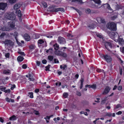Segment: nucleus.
I'll use <instances>...</instances> for the list:
<instances>
[{
	"instance_id": "nucleus-42",
	"label": "nucleus",
	"mask_w": 124,
	"mask_h": 124,
	"mask_svg": "<svg viewBox=\"0 0 124 124\" xmlns=\"http://www.w3.org/2000/svg\"><path fill=\"white\" fill-rule=\"evenodd\" d=\"M48 66H46L45 67V68H46L45 70L46 71L48 70V71L50 70L49 69L50 68L49 67V66H50V65L48 64Z\"/></svg>"
},
{
	"instance_id": "nucleus-8",
	"label": "nucleus",
	"mask_w": 124,
	"mask_h": 124,
	"mask_svg": "<svg viewBox=\"0 0 124 124\" xmlns=\"http://www.w3.org/2000/svg\"><path fill=\"white\" fill-rule=\"evenodd\" d=\"M5 44L9 45L10 46H13L14 45L13 42L11 40L8 39L5 40L4 42Z\"/></svg>"
},
{
	"instance_id": "nucleus-60",
	"label": "nucleus",
	"mask_w": 124,
	"mask_h": 124,
	"mask_svg": "<svg viewBox=\"0 0 124 124\" xmlns=\"http://www.w3.org/2000/svg\"><path fill=\"white\" fill-rule=\"evenodd\" d=\"M117 16H113V17H112V19H113V20H114L115 19L117 18Z\"/></svg>"
},
{
	"instance_id": "nucleus-15",
	"label": "nucleus",
	"mask_w": 124,
	"mask_h": 124,
	"mask_svg": "<svg viewBox=\"0 0 124 124\" xmlns=\"http://www.w3.org/2000/svg\"><path fill=\"white\" fill-rule=\"evenodd\" d=\"M21 6L20 3H17L14 6V8L15 10H17Z\"/></svg>"
},
{
	"instance_id": "nucleus-51",
	"label": "nucleus",
	"mask_w": 124,
	"mask_h": 124,
	"mask_svg": "<svg viewBox=\"0 0 124 124\" xmlns=\"http://www.w3.org/2000/svg\"><path fill=\"white\" fill-rule=\"evenodd\" d=\"M27 66L25 64H23L22 65V67L23 69H26L27 68Z\"/></svg>"
},
{
	"instance_id": "nucleus-3",
	"label": "nucleus",
	"mask_w": 124,
	"mask_h": 124,
	"mask_svg": "<svg viewBox=\"0 0 124 124\" xmlns=\"http://www.w3.org/2000/svg\"><path fill=\"white\" fill-rule=\"evenodd\" d=\"M50 11L51 12H57L59 11H61L62 12H64L65 10L63 8H55L53 6L49 8Z\"/></svg>"
},
{
	"instance_id": "nucleus-19",
	"label": "nucleus",
	"mask_w": 124,
	"mask_h": 124,
	"mask_svg": "<svg viewBox=\"0 0 124 124\" xmlns=\"http://www.w3.org/2000/svg\"><path fill=\"white\" fill-rule=\"evenodd\" d=\"M16 116L15 115L12 116L9 118V119L10 120L15 121L16 120Z\"/></svg>"
},
{
	"instance_id": "nucleus-59",
	"label": "nucleus",
	"mask_w": 124,
	"mask_h": 124,
	"mask_svg": "<svg viewBox=\"0 0 124 124\" xmlns=\"http://www.w3.org/2000/svg\"><path fill=\"white\" fill-rule=\"evenodd\" d=\"M77 95L79 96H80L81 95V93L79 91H78L77 92Z\"/></svg>"
},
{
	"instance_id": "nucleus-20",
	"label": "nucleus",
	"mask_w": 124,
	"mask_h": 124,
	"mask_svg": "<svg viewBox=\"0 0 124 124\" xmlns=\"http://www.w3.org/2000/svg\"><path fill=\"white\" fill-rule=\"evenodd\" d=\"M106 116L109 117H110L111 116H112L113 117H115V113L112 114L110 112H108L106 113Z\"/></svg>"
},
{
	"instance_id": "nucleus-27",
	"label": "nucleus",
	"mask_w": 124,
	"mask_h": 124,
	"mask_svg": "<svg viewBox=\"0 0 124 124\" xmlns=\"http://www.w3.org/2000/svg\"><path fill=\"white\" fill-rule=\"evenodd\" d=\"M48 59L50 61H52L54 57L53 56L49 55L48 56Z\"/></svg>"
},
{
	"instance_id": "nucleus-12",
	"label": "nucleus",
	"mask_w": 124,
	"mask_h": 124,
	"mask_svg": "<svg viewBox=\"0 0 124 124\" xmlns=\"http://www.w3.org/2000/svg\"><path fill=\"white\" fill-rule=\"evenodd\" d=\"M0 30L3 31H8L9 30V29L7 27L3 26L0 27Z\"/></svg>"
},
{
	"instance_id": "nucleus-21",
	"label": "nucleus",
	"mask_w": 124,
	"mask_h": 124,
	"mask_svg": "<svg viewBox=\"0 0 124 124\" xmlns=\"http://www.w3.org/2000/svg\"><path fill=\"white\" fill-rule=\"evenodd\" d=\"M80 81L81 82L80 85V89L82 88L83 87V83L84 81V78H81V79L80 80Z\"/></svg>"
},
{
	"instance_id": "nucleus-45",
	"label": "nucleus",
	"mask_w": 124,
	"mask_h": 124,
	"mask_svg": "<svg viewBox=\"0 0 124 124\" xmlns=\"http://www.w3.org/2000/svg\"><path fill=\"white\" fill-rule=\"evenodd\" d=\"M10 54L9 53H6L5 54V57L7 58H9V57Z\"/></svg>"
},
{
	"instance_id": "nucleus-34",
	"label": "nucleus",
	"mask_w": 124,
	"mask_h": 124,
	"mask_svg": "<svg viewBox=\"0 0 124 124\" xmlns=\"http://www.w3.org/2000/svg\"><path fill=\"white\" fill-rule=\"evenodd\" d=\"M8 1L10 3L12 4L15 3L16 0H8Z\"/></svg>"
},
{
	"instance_id": "nucleus-14",
	"label": "nucleus",
	"mask_w": 124,
	"mask_h": 124,
	"mask_svg": "<svg viewBox=\"0 0 124 124\" xmlns=\"http://www.w3.org/2000/svg\"><path fill=\"white\" fill-rule=\"evenodd\" d=\"M17 15L18 17H19V20L20 21H21L22 20L21 19V16H22V14L21 13V11L20 10H19L17 11Z\"/></svg>"
},
{
	"instance_id": "nucleus-10",
	"label": "nucleus",
	"mask_w": 124,
	"mask_h": 124,
	"mask_svg": "<svg viewBox=\"0 0 124 124\" xmlns=\"http://www.w3.org/2000/svg\"><path fill=\"white\" fill-rule=\"evenodd\" d=\"M111 88L108 86H107L106 88L104 89L103 93V94H107L108 93L110 90Z\"/></svg>"
},
{
	"instance_id": "nucleus-61",
	"label": "nucleus",
	"mask_w": 124,
	"mask_h": 124,
	"mask_svg": "<svg viewBox=\"0 0 124 124\" xmlns=\"http://www.w3.org/2000/svg\"><path fill=\"white\" fill-rule=\"evenodd\" d=\"M35 36H36V37L35 38V39H36L38 38L39 37V35L38 34H35Z\"/></svg>"
},
{
	"instance_id": "nucleus-37",
	"label": "nucleus",
	"mask_w": 124,
	"mask_h": 124,
	"mask_svg": "<svg viewBox=\"0 0 124 124\" xmlns=\"http://www.w3.org/2000/svg\"><path fill=\"white\" fill-rule=\"evenodd\" d=\"M29 47L31 49H34L35 48V46L32 45L29 46Z\"/></svg>"
},
{
	"instance_id": "nucleus-64",
	"label": "nucleus",
	"mask_w": 124,
	"mask_h": 124,
	"mask_svg": "<svg viewBox=\"0 0 124 124\" xmlns=\"http://www.w3.org/2000/svg\"><path fill=\"white\" fill-rule=\"evenodd\" d=\"M5 35H6V34L5 33H2L1 34V35H0V36L2 37H3Z\"/></svg>"
},
{
	"instance_id": "nucleus-4",
	"label": "nucleus",
	"mask_w": 124,
	"mask_h": 124,
	"mask_svg": "<svg viewBox=\"0 0 124 124\" xmlns=\"http://www.w3.org/2000/svg\"><path fill=\"white\" fill-rule=\"evenodd\" d=\"M113 41H105V46L106 48L109 51H110L109 48H112L113 45Z\"/></svg>"
},
{
	"instance_id": "nucleus-29",
	"label": "nucleus",
	"mask_w": 124,
	"mask_h": 124,
	"mask_svg": "<svg viewBox=\"0 0 124 124\" xmlns=\"http://www.w3.org/2000/svg\"><path fill=\"white\" fill-rule=\"evenodd\" d=\"M106 5L107 6V8L110 11H111L112 12L113 11V10L110 7V5L108 3H107Z\"/></svg>"
},
{
	"instance_id": "nucleus-58",
	"label": "nucleus",
	"mask_w": 124,
	"mask_h": 124,
	"mask_svg": "<svg viewBox=\"0 0 124 124\" xmlns=\"http://www.w3.org/2000/svg\"><path fill=\"white\" fill-rule=\"evenodd\" d=\"M121 107V105L120 104H117L116 106V109H117V108H119L120 107Z\"/></svg>"
},
{
	"instance_id": "nucleus-56",
	"label": "nucleus",
	"mask_w": 124,
	"mask_h": 124,
	"mask_svg": "<svg viewBox=\"0 0 124 124\" xmlns=\"http://www.w3.org/2000/svg\"><path fill=\"white\" fill-rule=\"evenodd\" d=\"M18 53L21 55H23L24 56L25 55V54L23 52H18Z\"/></svg>"
},
{
	"instance_id": "nucleus-25",
	"label": "nucleus",
	"mask_w": 124,
	"mask_h": 124,
	"mask_svg": "<svg viewBox=\"0 0 124 124\" xmlns=\"http://www.w3.org/2000/svg\"><path fill=\"white\" fill-rule=\"evenodd\" d=\"M54 49L56 51H57L59 48V46L57 43H55V44L54 45Z\"/></svg>"
},
{
	"instance_id": "nucleus-36",
	"label": "nucleus",
	"mask_w": 124,
	"mask_h": 124,
	"mask_svg": "<svg viewBox=\"0 0 124 124\" xmlns=\"http://www.w3.org/2000/svg\"><path fill=\"white\" fill-rule=\"evenodd\" d=\"M72 2H78L80 3H82V0H72Z\"/></svg>"
},
{
	"instance_id": "nucleus-17",
	"label": "nucleus",
	"mask_w": 124,
	"mask_h": 124,
	"mask_svg": "<svg viewBox=\"0 0 124 124\" xmlns=\"http://www.w3.org/2000/svg\"><path fill=\"white\" fill-rule=\"evenodd\" d=\"M3 73L6 75H10V71L9 69L5 70L3 71Z\"/></svg>"
},
{
	"instance_id": "nucleus-48",
	"label": "nucleus",
	"mask_w": 124,
	"mask_h": 124,
	"mask_svg": "<svg viewBox=\"0 0 124 124\" xmlns=\"http://www.w3.org/2000/svg\"><path fill=\"white\" fill-rule=\"evenodd\" d=\"M98 12L99 11L97 10H92L91 11V13H98Z\"/></svg>"
},
{
	"instance_id": "nucleus-13",
	"label": "nucleus",
	"mask_w": 124,
	"mask_h": 124,
	"mask_svg": "<svg viewBox=\"0 0 124 124\" xmlns=\"http://www.w3.org/2000/svg\"><path fill=\"white\" fill-rule=\"evenodd\" d=\"M117 42H118L119 44L121 45H124V40L122 38H119V37L118 38Z\"/></svg>"
},
{
	"instance_id": "nucleus-57",
	"label": "nucleus",
	"mask_w": 124,
	"mask_h": 124,
	"mask_svg": "<svg viewBox=\"0 0 124 124\" xmlns=\"http://www.w3.org/2000/svg\"><path fill=\"white\" fill-rule=\"evenodd\" d=\"M122 89V86L121 85L117 87L118 90H121Z\"/></svg>"
},
{
	"instance_id": "nucleus-30",
	"label": "nucleus",
	"mask_w": 124,
	"mask_h": 124,
	"mask_svg": "<svg viewBox=\"0 0 124 124\" xmlns=\"http://www.w3.org/2000/svg\"><path fill=\"white\" fill-rule=\"evenodd\" d=\"M63 96L64 98H67L68 94V93L64 92L63 93Z\"/></svg>"
},
{
	"instance_id": "nucleus-24",
	"label": "nucleus",
	"mask_w": 124,
	"mask_h": 124,
	"mask_svg": "<svg viewBox=\"0 0 124 124\" xmlns=\"http://www.w3.org/2000/svg\"><path fill=\"white\" fill-rule=\"evenodd\" d=\"M95 3L99 5H101V1L100 0H92Z\"/></svg>"
},
{
	"instance_id": "nucleus-28",
	"label": "nucleus",
	"mask_w": 124,
	"mask_h": 124,
	"mask_svg": "<svg viewBox=\"0 0 124 124\" xmlns=\"http://www.w3.org/2000/svg\"><path fill=\"white\" fill-rule=\"evenodd\" d=\"M6 89V87H4L3 86H0V89L2 91L5 92Z\"/></svg>"
},
{
	"instance_id": "nucleus-62",
	"label": "nucleus",
	"mask_w": 124,
	"mask_h": 124,
	"mask_svg": "<svg viewBox=\"0 0 124 124\" xmlns=\"http://www.w3.org/2000/svg\"><path fill=\"white\" fill-rule=\"evenodd\" d=\"M91 85H89L88 84H87L85 86V88H87V87H88L89 88H91Z\"/></svg>"
},
{
	"instance_id": "nucleus-7",
	"label": "nucleus",
	"mask_w": 124,
	"mask_h": 124,
	"mask_svg": "<svg viewBox=\"0 0 124 124\" xmlns=\"http://www.w3.org/2000/svg\"><path fill=\"white\" fill-rule=\"evenodd\" d=\"M58 41L60 44H64L66 43L65 39L61 37H58Z\"/></svg>"
},
{
	"instance_id": "nucleus-11",
	"label": "nucleus",
	"mask_w": 124,
	"mask_h": 124,
	"mask_svg": "<svg viewBox=\"0 0 124 124\" xmlns=\"http://www.w3.org/2000/svg\"><path fill=\"white\" fill-rule=\"evenodd\" d=\"M119 37L118 33L117 32H115V35H114V38L113 39L116 42H117L118 38Z\"/></svg>"
},
{
	"instance_id": "nucleus-6",
	"label": "nucleus",
	"mask_w": 124,
	"mask_h": 124,
	"mask_svg": "<svg viewBox=\"0 0 124 124\" xmlns=\"http://www.w3.org/2000/svg\"><path fill=\"white\" fill-rule=\"evenodd\" d=\"M55 53L57 56H61L64 58H66L67 56V55L66 53L60 50L56 51Z\"/></svg>"
},
{
	"instance_id": "nucleus-52",
	"label": "nucleus",
	"mask_w": 124,
	"mask_h": 124,
	"mask_svg": "<svg viewBox=\"0 0 124 124\" xmlns=\"http://www.w3.org/2000/svg\"><path fill=\"white\" fill-rule=\"evenodd\" d=\"M54 63H58L59 62L58 60V59L55 58L54 59Z\"/></svg>"
},
{
	"instance_id": "nucleus-43",
	"label": "nucleus",
	"mask_w": 124,
	"mask_h": 124,
	"mask_svg": "<svg viewBox=\"0 0 124 124\" xmlns=\"http://www.w3.org/2000/svg\"><path fill=\"white\" fill-rule=\"evenodd\" d=\"M89 27L90 29H93L95 28V26L94 24H92L89 26Z\"/></svg>"
},
{
	"instance_id": "nucleus-39",
	"label": "nucleus",
	"mask_w": 124,
	"mask_h": 124,
	"mask_svg": "<svg viewBox=\"0 0 124 124\" xmlns=\"http://www.w3.org/2000/svg\"><path fill=\"white\" fill-rule=\"evenodd\" d=\"M73 8L74 9L76 10L77 12L79 14V15H80V13H81V11L79 10L74 7H73Z\"/></svg>"
},
{
	"instance_id": "nucleus-23",
	"label": "nucleus",
	"mask_w": 124,
	"mask_h": 124,
	"mask_svg": "<svg viewBox=\"0 0 124 124\" xmlns=\"http://www.w3.org/2000/svg\"><path fill=\"white\" fill-rule=\"evenodd\" d=\"M115 35V32H111L109 33V36L111 39H113L114 38V35Z\"/></svg>"
},
{
	"instance_id": "nucleus-2",
	"label": "nucleus",
	"mask_w": 124,
	"mask_h": 124,
	"mask_svg": "<svg viewBox=\"0 0 124 124\" xmlns=\"http://www.w3.org/2000/svg\"><path fill=\"white\" fill-rule=\"evenodd\" d=\"M5 16L6 18L11 20H14L16 18L15 14L13 12L6 13L5 15Z\"/></svg>"
},
{
	"instance_id": "nucleus-46",
	"label": "nucleus",
	"mask_w": 124,
	"mask_h": 124,
	"mask_svg": "<svg viewBox=\"0 0 124 124\" xmlns=\"http://www.w3.org/2000/svg\"><path fill=\"white\" fill-rule=\"evenodd\" d=\"M85 12L86 13H87L88 14H89L90 13L91 11L90 9L88 8L86 10Z\"/></svg>"
},
{
	"instance_id": "nucleus-31",
	"label": "nucleus",
	"mask_w": 124,
	"mask_h": 124,
	"mask_svg": "<svg viewBox=\"0 0 124 124\" xmlns=\"http://www.w3.org/2000/svg\"><path fill=\"white\" fill-rule=\"evenodd\" d=\"M100 19L101 22L102 23H105L106 22L104 19L103 18H99Z\"/></svg>"
},
{
	"instance_id": "nucleus-1",
	"label": "nucleus",
	"mask_w": 124,
	"mask_h": 124,
	"mask_svg": "<svg viewBox=\"0 0 124 124\" xmlns=\"http://www.w3.org/2000/svg\"><path fill=\"white\" fill-rule=\"evenodd\" d=\"M107 26L108 28L111 31H116L117 30L116 24L114 22L108 23L107 24Z\"/></svg>"
},
{
	"instance_id": "nucleus-49",
	"label": "nucleus",
	"mask_w": 124,
	"mask_h": 124,
	"mask_svg": "<svg viewBox=\"0 0 124 124\" xmlns=\"http://www.w3.org/2000/svg\"><path fill=\"white\" fill-rule=\"evenodd\" d=\"M120 74V75H121L122 74V69L121 67L119 68Z\"/></svg>"
},
{
	"instance_id": "nucleus-38",
	"label": "nucleus",
	"mask_w": 124,
	"mask_h": 124,
	"mask_svg": "<svg viewBox=\"0 0 124 124\" xmlns=\"http://www.w3.org/2000/svg\"><path fill=\"white\" fill-rule=\"evenodd\" d=\"M91 88H92L93 89H96V85L95 84H93L92 85H91Z\"/></svg>"
},
{
	"instance_id": "nucleus-40",
	"label": "nucleus",
	"mask_w": 124,
	"mask_h": 124,
	"mask_svg": "<svg viewBox=\"0 0 124 124\" xmlns=\"http://www.w3.org/2000/svg\"><path fill=\"white\" fill-rule=\"evenodd\" d=\"M53 49L52 48H50L48 49L46 51V52L47 53H48L49 52H51L52 51Z\"/></svg>"
},
{
	"instance_id": "nucleus-16",
	"label": "nucleus",
	"mask_w": 124,
	"mask_h": 124,
	"mask_svg": "<svg viewBox=\"0 0 124 124\" xmlns=\"http://www.w3.org/2000/svg\"><path fill=\"white\" fill-rule=\"evenodd\" d=\"M24 37L26 40L27 41H29L30 40V37L28 34H25L24 35Z\"/></svg>"
},
{
	"instance_id": "nucleus-18",
	"label": "nucleus",
	"mask_w": 124,
	"mask_h": 124,
	"mask_svg": "<svg viewBox=\"0 0 124 124\" xmlns=\"http://www.w3.org/2000/svg\"><path fill=\"white\" fill-rule=\"evenodd\" d=\"M8 25H9L10 27L13 28L15 27V22L13 21L9 22L8 23Z\"/></svg>"
},
{
	"instance_id": "nucleus-53",
	"label": "nucleus",
	"mask_w": 124,
	"mask_h": 124,
	"mask_svg": "<svg viewBox=\"0 0 124 124\" xmlns=\"http://www.w3.org/2000/svg\"><path fill=\"white\" fill-rule=\"evenodd\" d=\"M97 36L100 39H102L103 38V37L102 35L100 34H97Z\"/></svg>"
},
{
	"instance_id": "nucleus-35",
	"label": "nucleus",
	"mask_w": 124,
	"mask_h": 124,
	"mask_svg": "<svg viewBox=\"0 0 124 124\" xmlns=\"http://www.w3.org/2000/svg\"><path fill=\"white\" fill-rule=\"evenodd\" d=\"M67 66L66 65H64L63 66L62 65L60 66V68L61 69H62L63 70H64L67 68Z\"/></svg>"
},
{
	"instance_id": "nucleus-47",
	"label": "nucleus",
	"mask_w": 124,
	"mask_h": 124,
	"mask_svg": "<svg viewBox=\"0 0 124 124\" xmlns=\"http://www.w3.org/2000/svg\"><path fill=\"white\" fill-rule=\"evenodd\" d=\"M38 43L39 44H41L44 43V41L42 39H39L38 41Z\"/></svg>"
},
{
	"instance_id": "nucleus-5",
	"label": "nucleus",
	"mask_w": 124,
	"mask_h": 124,
	"mask_svg": "<svg viewBox=\"0 0 124 124\" xmlns=\"http://www.w3.org/2000/svg\"><path fill=\"white\" fill-rule=\"evenodd\" d=\"M101 57H103V59L107 62L108 63L111 62L112 60V58L109 55L107 54L104 55L103 54H102L101 55Z\"/></svg>"
},
{
	"instance_id": "nucleus-9",
	"label": "nucleus",
	"mask_w": 124,
	"mask_h": 124,
	"mask_svg": "<svg viewBox=\"0 0 124 124\" xmlns=\"http://www.w3.org/2000/svg\"><path fill=\"white\" fill-rule=\"evenodd\" d=\"M7 3H0V9L4 10L7 7Z\"/></svg>"
},
{
	"instance_id": "nucleus-55",
	"label": "nucleus",
	"mask_w": 124,
	"mask_h": 124,
	"mask_svg": "<svg viewBox=\"0 0 124 124\" xmlns=\"http://www.w3.org/2000/svg\"><path fill=\"white\" fill-rule=\"evenodd\" d=\"M42 63L44 64H45L47 62V61L46 60L44 59L42 61Z\"/></svg>"
},
{
	"instance_id": "nucleus-50",
	"label": "nucleus",
	"mask_w": 124,
	"mask_h": 124,
	"mask_svg": "<svg viewBox=\"0 0 124 124\" xmlns=\"http://www.w3.org/2000/svg\"><path fill=\"white\" fill-rule=\"evenodd\" d=\"M11 92V90L9 89H8L7 90H5V93H10Z\"/></svg>"
},
{
	"instance_id": "nucleus-32",
	"label": "nucleus",
	"mask_w": 124,
	"mask_h": 124,
	"mask_svg": "<svg viewBox=\"0 0 124 124\" xmlns=\"http://www.w3.org/2000/svg\"><path fill=\"white\" fill-rule=\"evenodd\" d=\"M30 81H33L34 80V79L32 78V76H31V74H29V78Z\"/></svg>"
},
{
	"instance_id": "nucleus-26",
	"label": "nucleus",
	"mask_w": 124,
	"mask_h": 124,
	"mask_svg": "<svg viewBox=\"0 0 124 124\" xmlns=\"http://www.w3.org/2000/svg\"><path fill=\"white\" fill-rule=\"evenodd\" d=\"M29 94L28 96H29L30 98H33V93L32 92H29L28 93Z\"/></svg>"
},
{
	"instance_id": "nucleus-22",
	"label": "nucleus",
	"mask_w": 124,
	"mask_h": 124,
	"mask_svg": "<svg viewBox=\"0 0 124 124\" xmlns=\"http://www.w3.org/2000/svg\"><path fill=\"white\" fill-rule=\"evenodd\" d=\"M24 59V58L23 57L21 56H19L17 58L18 61L20 62H22L23 61Z\"/></svg>"
},
{
	"instance_id": "nucleus-44",
	"label": "nucleus",
	"mask_w": 124,
	"mask_h": 124,
	"mask_svg": "<svg viewBox=\"0 0 124 124\" xmlns=\"http://www.w3.org/2000/svg\"><path fill=\"white\" fill-rule=\"evenodd\" d=\"M42 4L45 8H46L47 7V5L46 2H42Z\"/></svg>"
},
{
	"instance_id": "nucleus-54",
	"label": "nucleus",
	"mask_w": 124,
	"mask_h": 124,
	"mask_svg": "<svg viewBox=\"0 0 124 124\" xmlns=\"http://www.w3.org/2000/svg\"><path fill=\"white\" fill-rule=\"evenodd\" d=\"M106 101V99L102 100L101 102V104H103L105 103Z\"/></svg>"
},
{
	"instance_id": "nucleus-63",
	"label": "nucleus",
	"mask_w": 124,
	"mask_h": 124,
	"mask_svg": "<svg viewBox=\"0 0 124 124\" xmlns=\"http://www.w3.org/2000/svg\"><path fill=\"white\" fill-rule=\"evenodd\" d=\"M122 112L121 111H119L118 112H116V115H121L122 114Z\"/></svg>"
},
{
	"instance_id": "nucleus-41",
	"label": "nucleus",
	"mask_w": 124,
	"mask_h": 124,
	"mask_svg": "<svg viewBox=\"0 0 124 124\" xmlns=\"http://www.w3.org/2000/svg\"><path fill=\"white\" fill-rule=\"evenodd\" d=\"M16 87V86L15 84H13L11 85L10 88V89L11 90H13L14 88Z\"/></svg>"
},
{
	"instance_id": "nucleus-33",
	"label": "nucleus",
	"mask_w": 124,
	"mask_h": 124,
	"mask_svg": "<svg viewBox=\"0 0 124 124\" xmlns=\"http://www.w3.org/2000/svg\"><path fill=\"white\" fill-rule=\"evenodd\" d=\"M96 71L98 72H103L104 71V70H101V69L97 68L96 70Z\"/></svg>"
}]
</instances>
